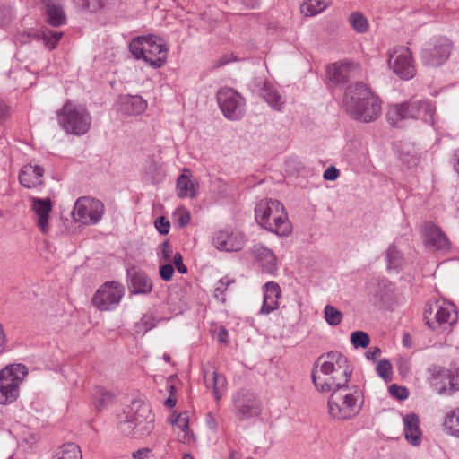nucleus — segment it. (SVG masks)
Masks as SVG:
<instances>
[{"label": "nucleus", "mask_w": 459, "mask_h": 459, "mask_svg": "<svg viewBox=\"0 0 459 459\" xmlns=\"http://www.w3.org/2000/svg\"><path fill=\"white\" fill-rule=\"evenodd\" d=\"M386 269L390 273H398L405 264L402 252L392 244L385 251Z\"/></svg>", "instance_id": "obj_31"}, {"label": "nucleus", "mask_w": 459, "mask_h": 459, "mask_svg": "<svg viewBox=\"0 0 459 459\" xmlns=\"http://www.w3.org/2000/svg\"><path fill=\"white\" fill-rule=\"evenodd\" d=\"M429 384L439 394L451 395L459 390V369L434 366L429 368Z\"/></svg>", "instance_id": "obj_11"}, {"label": "nucleus", "mask_w": 459, "mask_h": 459, "mask_svg": "<svg viewBox=\"0 0 459 459\" xmlns=\"http://www.w3.org/2000/svg\"><path fill=\"white\" fill-rule=\"evenodd\" d=\"M381 353V350L378 347H374L373 349L368 351L365 353L366 358L368 360H376Z\"/></svg>", "instance_id": "obj_55"}, {"label": "nucleus", "mask_w": 459, "mask_h": 459, "mask_svg": "<svg viewBox=\"0 0 459 459\" xmlns=\"http://www.w3.org/2000/svg\"><path fill=\"white\" fill-rule=\"evenodd\" d=\"M104 204L98 199L81 196L74 206L72 216L75 221L85 225H95L104 214Z\"/></svg>", "instance_id": "obj_10"}, {"label": "nucleus", "mask_w": 459, "mask_h": 459, "mask_svg": "<svg viewBox=\"0 0 459 459\" xmlns=\"http://www.w3.org/2000/svg\"><path fill=\"white\" fill-rule=\"evenodd\" d=\"M98 398H97V406L99 410L106 407L108 403H111L113 399V395L111 393L105 391L104 389L99 388L97 391Z\"/></svg>", "instance_id": "obj_45"}, {"label": "nucleus", "mask_w": 459, "mask_h": 459, "mask_svg": "<svg viewBox=\"0 0 459 459\" xmlns=\"http://www.w3.org/2000/svg\"><path fill=\"white\" fill-rule=\"evenodd\" d=\"M37 37L43 40V43L46 48L50 50L54 49L58 43V41L63 37L62 32L52 31L50 30H44L40 33H37Z\"/></svg>", "instance_id": "obj_38"}, {"label": "nucleus", "mask_w": 459, "mask_h": 459, "mask_svg": "<svg viewBox=\"0 0 459 459\" xmlns=\"http://www.w3.org/2000/svg\"><path fill=\"white\" fill-rule=\"evenodd\" d=\"M242 2L250 8H255L259 4V0H242Z\"/></svg>", "instance_id": "obj_62"}, {"label": "nucleus", "mask_w": 459, "mask_h": 459, "mask_svg": "<svg viewBox=\"0 0 459 459\" xmlns=\"http://www.w3.org/2000/svg\"><path fill=\"white\" fill-rule=\"evenodd\" d=\"M74 4L90 12H97L103 6V0H73Z\"/></svg>", "instance_id": "obj_44"}, {"label": "nucleus", "mask_w": 459, "mask_h": 459, "mask_svg": "<svg viewBox=\"0 0 459 459\" xmlns=\"http://www.w3.org/2000/svg\"><path fill=\"white\" fill-rule=\"evenodd\" d=\"M161 253H162V258L165 261H169L172 255V248L169 243V241H164L161 244Z\"/></svg>", "instance_id": "obj_54"}, {"label": "nucleus", "mask_w": 459, "mask_h": 459, "mask_svg": "<svg viewBox=\"0 0 459 459\" xmlns=\"http://www.w3.org/2000/svg\"><path fill=\"white\" fill-rule=\"evenodd\" d=\"M388 389L389 393L399 401H403L409 396L408 389L403 386H399L395 384H393L389 386Z\"/></svg>", "instance_id": "obj_47"}, {"label": "nucleus", "mask_w": 459, "mask_h": 459, "mask_svg": "<svg viewBox=\"0 0 459 459\" xmlns=\"http://www.w3.org/2000/svg\"><path fill=\"white\" fill-rule=\"evenodd\" d=\"M404 425V437L409 444L417 446L421 442V430L420 429V420L417 414L409 413L403 418Z\"/></svg>", "instance_id": "obj_27"}, {"label": "nucleus", "mask_w": 459, "mask_h": 459, "mask_svg": "<svg viewBox=\"0 0 459 459\" xmlns=\"http://www.w3.org/2000/svg\"><path fill=\"white\" fill-rule=\"evenodd\" d=\"M455 169L459 174V148L455 152Z\"/></svg>", "instance_id": "obj_64"}, {"label": "nucleus", "mask_w": 459, "mask_h": 459, "mask_svg": "<svg viewBox=\"0 0 459 459\" xmlns=\"http://www.w3.org/2000/svg\"><path fill=\"white\" fill-rule=\"evenodd\" d=\"M31 208L37 216V225L42 233L49 230V213L52 211L50 198L31 197Z\"/></svg>", "instance_id": "obj_21"}, {"label": "nucleus", "mask_w": 459, "mask_h": 459, "mask_svg": "<svg viewBox=\"0 0 459 459\" xmlns=\"http://www.w3.org/2000/svg\"><path fill=\"white\" fill-rule=\"evenodd\" d=\"M127 277L130 284L129 290L134 294H148L152 290V282L143 271L132 266L127 269Z\"/></svg>", "instance_id": "obj_20"}, {"label": "nucleus", "mask_w": 459, "mask_h": 459, "mask_svg": "<svg viewBox=\"0 0 459 459\" xmlns=\"http://www.w3.org/2000/svg\"><path fill=\"white\" fill-rule=\"evenodd\" d=\"M155 228L161 235H166L169 231L170 223L169 220L165 217L161 216L156 219L155 221Z\"/></svg>", "instance_id": "obj_48"}, {"label": "nucleus", "mask_w": 459, "mask_h": 459, "mask_svg": "<svg viewBox=\"0 0 459 459\" xmlns=\"http://www.w3.org/2000/svg\"><path fill=\"white\" fill-rule=\"evenodd\" d=\"M150 452L151 450L149 448L144 447L134 452L132 456L134 459H145Z\"/></svg>", "instance_id": "obj_57"}, {"label": "nucleus", "mask_w": 459, "mask_h": 459, "mask_svg": "<svg viewBox=\"0 0 459 459\" xmlns=\"http://www.w3.org/2000/svg\"><path fill=\"white\" fill-rule=\"evenodd\" d=\"M174 273V267L171 264H166L160 267V276L165 281H169L172 279Z\"/></svg>", "instance_id": "obj_50"}, {"label": "nucleus", "mask_w": 459, "mask_h": 459, "mask_svg": "<svg viewBox=\"0 0 459 459\" xmlns=\"http://www.w3.org/2000/svg\"><path fill=\"white\" fill-rule=\"evenodd\" d=\"M44 169L38 165L28 164L22 168L19 173V181L26 188L36 187L42 184L41 178Z\"/></svg>", "instance_id": "obj_28"}, {"label": "nucleus", "mask_w": 459, "mask_h": 459, "mask_svg": "<svg viewBox=\"0 0 459 459\" xmlns=\"http://www.w3.org/2000/svg\"><path fill=\"white\" fill-rule=\"evenodd\" d=\"M331 4V0H304L300 12L306 16H314L323 12Z\"/></svg>", "instance_id": "obj_34"}, {"label": "nucleus", "mask_w": 459, "mask_h": 459, "mask_svg": "<svg viewBox=\"0 0 459 459\" xmlns=\"http://www.w3.org/2000/svg\"><path fill=\"white\" fill-rule=\"evenodd\" d=\"M351 342L354 348H367L370 342L369 335L363 331H355L351 335Z\"/></svg>", "instance_id": "obj_42"}, {"label": "nucleus", "mask_w": 459, "mask_h": 459, "mask_svg": "<svg viewBox=\"0 0 459 459\" xmlns=\"http://www.w3.org/2000/svg\"><path fill=\"white\" fill-rule=\"evenodd\" d=\"M125 294V287L118 281H107L102 284L92 297V304L99 310L115 309Z\"/></svg>", "instance_id": "obj_12"}, {"label": "nucleus", "mask_w": 459, "mask_h": 459, "mask_svg": "<svg viewBox=\"0 0 459 459\" xmlns=\"http://www.w3.org/2000/svg\"><path fill=\"white\" fill-rule=\"evenodd\" d=\"M342 102L346 112L363 123L376 120L381 113L380 100L362 82L349 86Z\"/></svg>", "instance_id": "obj_2"}, {"label": "nucleus", "mask_w": 459, "mask_h": 459, "mask_svg": "<svg viewBox=\"0 0 459 459\" xmlns=\"http://www.w3.org/2000/svg\"><path fill=\"white\" fill-rule=\"evenodd\" d=\"M56 116L59 125L67 134L83 135L91 128V117L83 105L67 100Z\"/></svg>", "instance_id": "obj_5"}, {"label": "nucleus", "mask_w": 459, "mask_h": 459, "mask_svg": "<svg viewBox=\"0 0 459 459\" xmlns=\"http://www.w3.org/2000/svg\"><path fill=\"white\" fill-rule=\"evenodd\" d=\"M388 63L394 73L403 80L411 79L416 74L411 59V52L408 48L399 47L394 48L389 53Z\"/></svg>", "instance_id": "obj_14"}, {"label": "nucleus", "mask_w": 459, "mask_h": 459, "mask_svg": "<svg viewBox=\"0 0 459 459\" xmlns=\"http://www.w3.org/2000/svg\"><path fill=\"white\" fill-rule=\"evenodd\" d=\"M44 10L54 11V8L63 7L65 0H41Z\"/></svg>", "instance_id": "obj_52"}, {"label": "nucleus", "mask_w": 459, "mask_h": 459, "mask_svg": "<svg viewBox=\"0 0 459 459\" xmlns=\"http://www.w3.org/2000/svg\"><path fill=\"white\" fill-rule=\"evenodd\" d=\"M170 423L173 426L178 428L182 432H184L183 438H186V430L189 428V419L187 412L184 411L177 415L175 418L169 420Z\"/></svg>", "instance_id": "obj_43"}, {"label": "nucleus", "mask_w": 459, "mask_h": 459, "mask_svg": "<svg viewBox=\"0 0 459 459\" xmlns=\"http://www.w3.org/2000/svg\"><path fill=\"white\" fill-rule=\"evenodd\" d=\"M82 452L75 443L68 442L62 445L51 459H82Z\"/></svg>", "instance_id": "obj_33"}, {"label": "nucleus", "mask_w": 459, "mask_h": 459, "mask_svg": "<svg viewBox=\"0 0 459 459\" xmlns=\"http://www.w3.org/2000/svg\"><path fill=\"white\" fill-rule=\"evenodd\" d=\"M129 50L136 59H143L153 68L161 67L167 59L168 48L159 37H136L129 44Z\"/></svg>", "instance_id": "obj_4"}, {"label": "nucleus", "mask_w": 459, "mask_h": 459, "mask_svg": "<svg viewBox=\"0 0 459 459\" xmlns=\"http://www.w3.org/2000/svg\"><path fill=\"white\" fill-rule=\"evenodd\" d=\"M264 300L259 314L268 315L279 307V299L281 290L278 283L274 281L266 282L263 287Z\"/></svg>", "instance_id": "obj_22"}, {"label": "nucleus", "mask_w": 459, "mask_h": 459, "mask_svg": "<svg viewBox=\"0 0 459 459\" xmlns=\"http://www.w3.org/2000/svg\"><path fill=\"white\" fill-rule=\"evenodd\" d=\"M153 422L154 415L150 406L141 402H134L126 412V420L120 422L119 428L123 433L129 436L137 426L144 423L143 434H150L153 429Z\"/></svg>", "instance_id": "obj_9"}, {"label": "nucleus", "mask_w": 459, "mask_h": 459, "mask_svg": "<svg viewBox=\"0 0 459 459\" xmlns=\"http://www.w3.org/2000/svg\"><path fill=\"white\" fill-rule=\"evenodd\" d=\"M339 170L333 167V166H331V167H328L325 171H324V178L325 180H335L338 177H339Z\"/></svg>", "instance_id": "obj_53"}, {"label": "nucleus", "mask_w": 459, "mask_h": 459, "mask_svg": "<svg viewBox=\"0 0 459 459\" xmlns=\"http://www.w3.org/2000/svg\"><path fill=\"white\" fill-rule=\"evenodd\" d=\"M204 381L208 388H212V394L216 401H219L226 387V378L219 374L213 366L204 368Z\"/></svg>", "instance_id": "obj_23"}, {"label": "nucleus", "mask_w": 459, "mask_h": 459, "mask_svg": "<svg viewBox=\"0 0 459 459\" xmlns=\"http://www.w3.org/2000/svg\"><path fill=\"white\" fill-rule=\"evenodd\" d=\"M228 331L225 328H221L218 334H217V340L219 342L226 343L228 342Z\"/></svg>", "instance_id": "obj_59"}, {"label": "nucleus", "mask_w": 459, "mask_h": 459, "mask_svg": "<svg viewBox=\"0 0 459 459\" xmlns=\"http://www.w3.org/2000/svg\"><path fill=\"white\" fill-rule=\"evenodd\" d=\"M421 233L425 245L437 251H447L450 249V242L442 230L430 221H426L421 225Z\"/></svg>", "instance_id": "obj_18"}, {"label": "nucleus", "mask_w": 459, "mask_h": 459, "mask_svg": "<svg viewBox=\"0 0 459 459\" xmlns=\"http://www.w3.org/2000/svg\"><path fill=\"white\" fill-rule=\"evenodd\" d=\"M28 375L23 364H11L0 370V404H9L17 400L21 383Z\"/></svg>", "instance_id": "obj_6"}, {"label": "nucleus", "mask_w": 459, "mask_h": 459, "mask_svg": "<svg viewBox=\"0 0 459 459\" xmlns=\"http://www.w3.org/2000/svg\"><path fill=\"white\" fill-rule=\"evenodd\" d=\"M146 101L140 96H124L120 100L119 108L126 115H139L145 110Z\"/></svg>", "instance_id": "obj_30"}, {"label": "nucleus", "mask_w": 459, "mask_h": 459, "mask_svg": "<svg viewBox=\"0 0 459 459\" xmlns=\"http://www.w3.org/2000/svg\"><path fill=\"white\" fill-rule=\"evenodd\" d=\"M378 376L384 379H389L392 370V365L387 359H381L376 368Z\"/></svg>", "instance_id": "obj_46"}, {"label": "nucleus", "mask_w": 459, "mask_h": 459, "mask_svg": "<svg viewBox=\"0 0 459 459\" xmlns=\"http://www.w3.org/2000/svg\"><path fill=\"white\" fill-rule=\"evenodd\" d=\"M12 20V10L10 7L0 4V27H4Z\"/></svg>", "instance_id": "obj_49"}, {"label": "nucleus", "mask_w": 459, "mask_h": 459, "mask_svg": "<svg viewBox=\"0 0 459 459\" xmlns=\"http://www.w3.org/2000/svg\"><path fill=\"white\" fill-rule=\"evenodd\" d=\"M406 105L408 118L422 119L426 122H433L435 108L427 100H410L403 102Z\"/></svg>", "instance_id": "obj_19"}, {"label": "nucleus", "mask_w": 459, "mask_h": 459, "mask_svg": "<svg viewBox=\"0 0 459 459\" xmlns=\"http://www.w3.org/2000/svg\"><path fill=\"white\" fill-rule=\"evenodd\" d=\"M349 22L352 29L358 33H366L368 30V22L366 16L359 12L350 14Z\"/></svg>", "instance_id": "obj_37"}, {"label": "nucleus", "mask_w": 459, "mask_h": 459, "mask_svg": "<svg viewBox=\"0 0 459 459\" xmlns=\"http://www.w3.org/2000/svg\"><path fill=\"white\" fill-rule=\"evenodd\" d=\"M46 21L53 27H59L66 22V14L63 7L54 8V11L46 10Z\"/></svg>", "instance_id": "obj_35"}, {"label": "nucleus", "mask_w": 459, "mask_h": 459, "mask_svg": "<svg viewBox=\"0 0 459 459\" xmlns=\"http://www.w3.org/2000/svg\"><path fill=\"white\" fill-rule=\"evenodd\" d=\"M451 41L446 38H439L432 46L422 49V62L430 66L441 65L448 59L451 54Z\"/></svg>", "instance_id": "obj_15"}, {"label": "nucleus", "mask_w": 459, "mask_h": 459, "mask_svg": "<svg viewBox=\"0 0 459 459\" xmlns=\"http://www.w3.org/2000/svg\"><path fill=\"white\" fill-rule=\"evenodd\" d=\"M457 319L456 307L454 303L446 300L429 303L424 310V320L432 330H437L439 327L447 329L455 325Z\"/></svg>", "instance_id": "obj_8"}, {"label": "nucleus", "mask_w": 459, "mask_h": 459, "mask_svg": "<svg viewBox=\"0 0 459 459\" xmlns=\"http://www.w3.org/2000/svg\"><path fill=\"white\" fill-rule=\"evenodd\" d=\"M325 318L328 325L336 326L342 320V313L331 305H326L324 309Z\"/></svg>", "instance_id": "obj_40"}, {"label": "nucleus", "mask_w": 459, "mask_h": 459, "mask_svg": "<svg viewBox=\"0 0 459 459\" xmlns=\"http://www.w3.org/2000/svg\"><path fill=\"white\" fill-rule=\"evenodd\" d=\"M177 403V400L171 396H169L165 402L164 404L168 408H173Z\"/></svg>", "instance_id": "obj_63"}, {"label": "nucleus", "mask_w": 459, "mask_h": 459, "mask_svg": "<svg viewBox=\"0 0 459 459\" xmlns=\"http://www.w3.org/2000/svg\"><path fill=\"white\" fill-rule=\"evenodd\" d=\"M403 344L406 348H411L412 346V339H411V336L408 333H403Z\"/></svg>", "instance_id": "obj_60"}, {"label": "nucleus", "mask_w": 459, "mask_h": 459, "mask_svg": "<svg viewBox=\"0 0 459 459\" xmlns=\"http://www.w3.org/2000/svg\"><path fill=\"white\" fill-rule=\"evenodd\" d=\"M6 342V337L4 333L2 325L0 324V353L4 351V344Z\"/></svg>", "instance_id": "obj_61"}, {"label": "nucleus", "mask_w": 459, "mask_h": 459, "mask_svg": "<svg viewBox=\"0 0 459 459\" xmlns=\"http://www.w3.org/2000/svg\"><path fill=\"white\" fill-rule=\"evenodd\" d=\"M198 184L192 180V171L184 168L182 173L177 178L176 192L179 198H194L196 195Z\"/></svg>", "instance_id": "obj_24"}, {"label": "nucleus", "mask_w": 459, "mask_h": 459, "mask_svg": "<svg viewBox=\"0 0 459 459\" xmlns=\"http://www.w3.org/2000/svg\"><path fill=\"white\" fill-rule=\"evenodd\" d=\"M173 263L178 273L184 274L187 273V267L183 263V257L180 253L177 252L173 257Z\"/></svg>", "instance_id": "obj_51"}, {"label": "nucleus", "mask_w": 459, "mask_h": 459, "mask_svg": "<svg viewBox=\"0 0 459 459\" xmlns=\"http://www.w3.org/2000/svg\"><path fill=\"white\" fill-rule=\"evenodd\" d=\"M259 94L272 108L275 110H281L284 104L282 96L272 82L264 81L260 87Z\"/></svg>", "instance_id": "obj_29"}, {"label": "nucleus", "mask_w": 459, "mask_h": 459, "mask_svg": "<svg viewBox=\"0 0 459 459\" xmlns=\"http://www.w3.org/2000/svg\"><path fill=\"white\" fill-rule=\"evenodd\" d=\"M408 119L406 105L404 103L394 104L389 107L386 113V120L393 126H403V121Z\"/></svg>", "instance_id": "obj_32"}, {"label": "nucleus", "mask_w": 459, "mask_h": 459, "mask_svg": "<svg viewBox=\"0 0 459 459\" xmlns=\"http://www.w3.org/2000/svg\"><path fill=\"white\" fill-rule=\"evenodd\" d=\"M368 295L375 306L389 307L394 301V285L385 278L378 279L369 285Z\"/></svg>", "instance_id": "obj_16"}, {"label": "nucleus", "mask_w": 459, "mask_h": 459, "mask_svg": "<svg viewBox=\"0 0 459 459\" xmlns=\"http://www.w3.org/2000/svg\"><path fill=\"white\" fill-rule=\"evenodd\" d=\"M354 70L355 66L351 63H334L327 66L326 73L329 81L339 85L347 82Z\"/></svg>", "instance_id": "obj_25"}, {"label": "nucleus", "mask_w": 459, "mask_h": 459, "mask_svg": "<svg viewBox=\"0 0 459 459\" xmlns=\"http://www.w3.org/2000/svg\"><path fill=\"white\" fill-rule=\"evenodd\" d=\"M246 242L241 232L218 230L212 236V244L220 251L237 252L243 248Z\"/></svg>", "instance_id": "obj_17"}, {"label": "nucleus", "mask_w": 459, "mask_h": 459, "mask_svg": "<svg viewBox=\"0 0 459 459\" xmlns=\"http://www.w3.org/2000/svg\"><path fill=\"white\" fill-rule=\"evenodd\" d=\"M444 427L451 435L459 437V407L446 415Z\"/></svg>", "instance_id": "obj_36"}, {"label": "nucleus", "mask_w": 459, "mask_h": 459, "mask_svg": "<svg viewBox=\"0 0 459 459\" xmlns=\"http://www.w3.org/2000/svg\"><path fill=\"white\" fill-rule=\"evenodd\" d=\"M217 101L223 115L230 120H239L245 114V100L231 88H221Z\"/></svg>", "instance_id": "obj_13"}, {"label": "nucleus", "mask_w": 459, "mask_h": 459, "mask_svg": "<svg viewBox=\"0 0 459 459\" xmlns=\"http://www.w3.org/2000/svg\"><path fill=\"white\" fill-rule=\"evenodd\" d=\"M231 412L238 421H247L261 415L262 401L259 396L246 388L238 390L232 394Z\"/></svg>", "instance_id": "obj_7"}, {"label": "nucleus", "mask_w": 459, "mask_h": 459, "mask_svg": "<svg viewBox=\"0 0 459 459\" xmlns=\"http://www.w3.org/2000/svg\"><path fill=\"white\" fill-rule=\"evenodd\" d=\"M352 370L348 359L338 351L320 355L314 364L313 384L321 393L332 392L328 411L333 419L350 420L357 416L363 406L362 391L355 385H348Z\"/></svg>", "instance_id": "obj_1"}, {"label": "nucleus", "mask_w": 459, "mask_h": 459, "mask_svg": "<svg viewBox=\"0 0 459 459\" xmlns=\"http://www.w3.org/2000/svg\"><path fill=\"white\" fill-rule=\"evenodd\" d=\"M190 213L189 212H183L179 214L178 218V223L180 228L186 227L190 222Z\"/></svg>", "instance_id": "obj_56"}, {"label": "nucleus", "mask_w": 459, "mask_h": 459, "mask_svg": "<svg viewBox=\"0 0 459 459\" xmlns=\"http://www.w3.org/2000/svg\"><path fill=\"white\" fill-rule=\"evenodd\" d=\"M155 326L156 323L153 316L145 314L142 316L141 320L134 325V333L143 335Z\"/></svg>", "instance_id": "obj_39"}, {"label": "nucleus", "mask_w": 459, "mask_h": 459, "mask_svg": "<svg viewBox=\"0 0 459 459\" xmlns=\"http://www.w3.org/2000/svg\"><path fill=\"white\" fill-rule=\"evenodd\" d=\"M399 157L402 163L404 164L407 168L415 167L420 160L419 156L414 152H411L409 146H404L402 149Z\"/></svg>", "instance_id": "obj_41"}, {"label": "nucleus", "mask_w": 459, "mask_h": 459, "mask_svg": "<svg viewBox=\"0 0 459 459\" xmlns=\"http://www.w3.org/2000/svg\"><path fill=\"white\" fill-rule=\"evenodd\" d=\"M9 116V108L0 100V122L5 120Z\"/></svg>", "instance_id": "obj_58"}, {"label": "nucleus", "mask_w": 459, "mask_h": 459, "mask_svg": "<svg viewBox=\"0 0 459 459\" xmlns=\"http://www.w3.org/2000/svg\"><path fill=\"white\" fill-rule=\"evenodd\" d=\"M255 220L263 228L279 236H287L291 231L283 204L274 199L261 200L255 209Z\"/></svg>", "instance_id": "obj_3"}, {"label": "nucleus", "mask_w": 459, "mask_h": 459, "mask_svg": "<svg viewBox=\"0 0 459 459\" xmlns=\"http://www.w3.org/2000/svg\"><path fill=\"white\" fill-rule=\"evenodd\" d=\"M251 254L265 273H273L276 271V257L271 249L262 244H255L251 249Z\"/></svg>", "instance_id": "obj_26"}]
</instances>
